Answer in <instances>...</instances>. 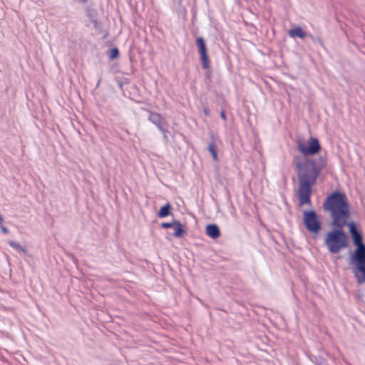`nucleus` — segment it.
<instances>
[{
    "mask_svg": "<svg viewBox=\"0 0 365 365\" xmlns=\"http://www.w3.org/2000/svg\"><path fill=\"white\" fill-rule=\"evenodd\" d=\"M1 230H2L4 233H8V232H9V231H8V230H7V228H6V227H1Z\"/></svg>",
    "mask_w": 365,
    "mask_h": 365,
    "instance_id": "nucleus-18",
    "label": "nucleus"
},
{
    "mask_svg": "<svg viewBox=\"0 0 365 365\" xmlns=\"http://www.w3.org/2000/svg\"><path fill=\"white\" fill-rule=\"evenodd\" d=\"M324 207L330 212L334 225L342 228L346 225L349 217V210L344 194L334 192L327 197Z\"/></svg>",
    "mask_w": 365,
    "mask_h": 365,
    "instance_id": "nucleus-3",
    "label": "nucleus"
},
{
    "mask_svg": "<svg viewBox=\"0 0 365 365\" xmlns=\"http://www.w3.org/2000/svg\"><path fill=\"white\" fill-rule=\"evenodd\" d=\"M304 222L307 229L314 233H317L321 228L320 221L314 210L304 212Z\"/></svg>",
    "mask_w": 365,
    "mask_h": 365,
    "instance_id": "nucleus-6",
    "label": "nucleus"
},
{
    "mask_svg": "<svg viewBox=\"0 0 365 365\" xmlns=\"http://www.w3.org/2000/svg\"><path fill=\"white\" fill-rule=\"evenodd\" d=\"M175 220L173 221L172 222H163L161 224V227L163 228H169L171 227H174V225H175Z\"/></svg>",
    "mask_w": 365,
    "mask_h": 365,
    "instance_id": "nucleus-16",
    "label": "nucleus"
},
{
    "mask_svg": "<svg viewBox=\"0 0 365 365\" xmlns=\"http://www.w3.org/2000/svg\"><path fill=\"white\" fill-rule=\"evenodd\" d=\"M348 226L356 246L351 257V263L354 266L353 272L358 283H365V245L362 243L361 235L357 231L355 224L350 222Z\"/></svg>",
    "mask_w": 365,
    "mask_h": 365,
    "instance_id": "nucleus-2",
    "label": "nucleus"
},
{
    "mask_svg": "<svg viewBox=\"0 0 365 365\" xmlns=\"http://www.w3.org/2000/svg\"><path fill=\"white\" fill-rule=\"evenodd\" d=\"M294 163L299 178V197L302 205L309 202L312 187L316 183L321 168L307 156L296 157Z\"/></svg>",
    "mask_w": 365,
    "mask_h": 365,
    "instance_id": "nucleus-1",
    "label": "nucleus"
},
{
    "mask_svg": "<svg viewBox=\"0 0 365 365\" xmlns=\"http://www.w3.org/2000/svg\"><path fill=\"white\" fill-rule=\"evenodd\" d=\"M341 229L339 227L327 233L325 243L332 253H336L348 246V237Z\"/></svg>",
    "mask_w": 365,
    "mask_h": 365,
    "instance_id": "nucleus-4",
    "label": "nucleus"
},
{
    "mask_svg": "<svg viewBox=\"0 0 365 365\" xmlns=\"http://www.w3.org/2000/svg\"><path fill=\"white\" fill-rule=\"evenodd\" d=\"M204 113H205V115H208V113H209V110H208V109H207V108H205V109H204Z\"/></svg>",
    "mask_w": 365,
    "mask_h": 365,
    "instance_id": "nucleus-19",
    "label": "nucleus"
},
{
    "mask_svg": "<svg viewBox=\"0 0 365 365\" xmlns=\"http://www.w3.org/2000/svg\"><path fill=\"white\" fill-rule=\"evenodd\" d=\"M170 205L169 203H167L165 205L163 206L158 214V216L160 218L165 217L168 216L170 214Z\"/></svg>",
    "mask_w": 365,
    "mask_h": 365,
    "instance_id": "nucleus-11",
    "label": "nucleus"
},
{
    "mask_svg": "<svg viewBox=\"0 0 365 365\" xmlns=\"http://www.w3.org/2000/svg\"><path fill=\"white\" fill-rule=\"evenodd\" d=\"M197 46L198 47L199 53L200 55V60L202 62V66L204 69H207L209 68L210 63L208 56L207 54V48L205 46V43L202 38L199 37L197 39Z\"/></svg>",
    "mask_w": 365,
    "mask_h": 365,
    "instance_id": "nucleus-7",
    "label": "nucleus"
},
{
    "mask_svg": "<svg viewBox=\"0 0 365 365\" xmlns=\"http://www.w3.org/2000/svg\"><path fill=\"white\" fill-rule=\"evenodd\" d=\"M3 222V218L1 217V216L0 215V224H1Z\"/></svg>",
    "mask_w": 365,
    "mask_h": 365,
    "instance_id": "nucleus-20",
    "label": "nucleus"
},
{
    "mask_svg": "<svg viewBox=\"0 0 365 365\" xmlns=\"http://www.w3.org/2000/svg\"><path fill=\"white\" fill-rule=\"evenodd\" d=\"M208 150L211 153L212 158L215 161H217V154L216 150V145L214 143H210L208 146Z\"/></svg>",
    "mask_w": 365,
    "mask_h": 365,
    "instance_id": "nucleus-12",
    "label": "nucleus"
},
{
    "mask_svg": "<svg viewBox=\"0 0 365 365\" xmlns=\"http://www.w3.org/2000/svg\"><path fill=\"white\" fill-rule=\"evenodd\" d=\"M220 115H221L222 118L224 120H226V116H225V112H224V111H222Z\"/></svg>",
    "mask_w": 365,
    "mask_h": 365,
    "instance_id": "nucleus-17",
    "label": "nucleus"
},
{
    "mask_svg": "<svg viewBox=\"0 0 365 365\" xmlns=\"http://www.w3.org/2000/svg\"><path fill=\"white\" fill-rule=\"evenodd\" d=\"M150 120L155 123L158 127L162 130L164 131L163 128L160 126L161 119L160 117L158 114H152L150 115Z\"/></svg>",
    "mask_w": 365,
    "mask_h": 365,
    "instance_id": "nucleus-13",
    "label": "nucleus"
},
{
    "mask_svg": "<svg viewBox=\"0 0 365 365\" xmlns=\"http://www.w3.org/2000/svg\"><path fill=\"white\" fill-rule=\"evenodd\" d=\"M206 234L212 239H216L220 237V231L218 227L215 224H210L206 226Z\"/></svg>",
    "mask_w": 365,
    "mask_h": 365,
    "instance_id": "nucleus-8",
    "label": "nucleus"
},
{
    "mask_svg": "<svg viewBox=\"0 0 365 365\" xmlns=\"http://www.w3.org/2000/svg\"><path fill=\"white\" fill-rule=\"evenodd\" d=\"M118 56V50L117 48H113L110 51V58L111 59L115 58Z\"/></svg>",
    "mask_w": 365,
    "mask_h": 365,
    "instance_id": "nucleus-15",
    "label": "nucleus"
},
{
    "mask_svg": "<svg viewBox=\"0 0 365 365\" xmlns=\"http://www.w3.org/2000/svg\"><path fill=\"white\" fill-rule=\"evenodd\" d=\"M175 232L174 235L176 237H180L185 233V230H183L182 225L178 221H175Z\"/></svg>",
    "mask_w": 365,
    "mask_h": 365,
    "instance_id": "nucleus-10",
    "label": "nucleus"
},
{
    "mask_svg": "<svg viewBox=\"0 0 365 365\" xmlns=\"http://www.w3.org/2000/svg\"><path fill=\"white\" fill-rule=\"evenodd\" d=\"M321 146L316 138L310 137L307 141L302 138L297 140V149L303 154L302 156L314 155L318 153Z\"/></svg>",
    "mask_w": 365,
    "mask_h": 365,
    "instance_id": "nucleus-5",
    "label": "nucleus"
},
{
    "mask_svg": "<svg viewBox=\"0 0 365 365\" xmlns=\"http://www.w3.org/2000/svg\"><path fill=\"white\" fill-rule=\"evenodd\" d=\"M289 34V36L293 38L297 36L300 38H304L307 36L306 33L299 26H297V27L290 30Z\"/></svg>",
    "mask_w": 365,
    "mask_h": 365,
    "instance_id": "nucleus-9",
    "label": "nucleus"
},
{
    "mask_svg": "<svg viewBox=\"0 0 365 365\" xmlns=\"http://www.w3.org/2000/svg\"><path fill=\"white\" fill-rule=\"evenodd\" d=\"M9 245L13 247L14 249L15 250H21L22 251L24 254L26 253V250L22 247L21 245H19L18 243L15 242H13V241H10L9 242Z\"/></svg>",
    "mask_w": 365,
    "mask_h": 365,
    "instance_id": "nucleus-14",
    "label": "nucleus"
}]
</instances>
